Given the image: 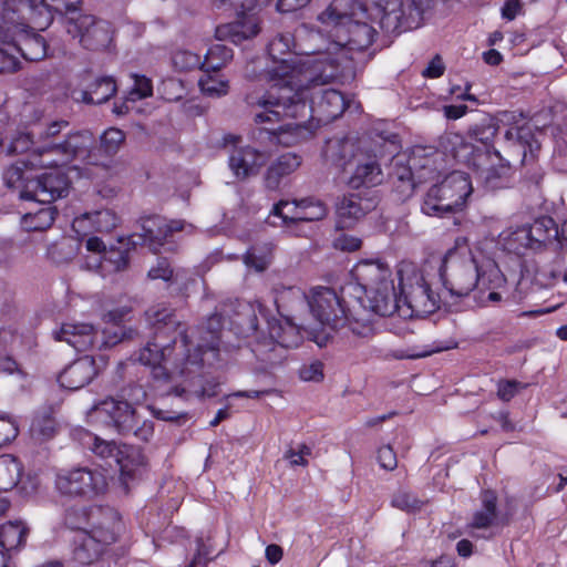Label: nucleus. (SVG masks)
<instances>
[{"label":"nucleus","instance_id":"nucleus-44","mask_svg":"<svg viewBox=\"0 0 567 567\" xmlns=\"http://www.w3.org/2000/svg\"><path fill=\"white\" fill-rule=\"evenodd\" d=\"M323 157L326 162L331 163L336 167L346 169L353 157L352 147L346 138L328 142L323 150Z\"/></svg>","mask_w":567,"mask_h":567},{"label":"nucleus","instance_id":"nucleus-56","mask_svg":"<svg viewBox=\"0 0 567 567\" xmlns=\"http://www.w3.org/2000/svg\"><path fill=\"white\" fill-rule=\"evenodd\" d=\"M173 275H174V270L171 266V262L165 257H159L157 259L156 265L154 267H152L147 274L148 278H151L153 280L162 279L164 281L172 280Z\"/></svg>","mask_w":567,"mask_h":567},{"label":"nucleus","instance_id":"nucleus-41","mask_svg":"<svg viewBox=\"0 0 567 567\" xmlns=\"http://www.w3.org/2000/svg\"><path fill=\"white\" fill-rule=\"evenodd\" d=\"M383 175L380 164L377 161H369L359 164L350 177L349 184L353 188L361 186L372 187L382 182Z\"/></svg>","mask_w":567,"mask_h":567},{"label":"nucleus","instance_id":"nucleus-11","mask_svg":"<svg viewBox=\"0 0 567 567\" xmlns=\"http://www.w3.org/2000/svg\"><path fill=\"white\" fill-rule=\"evenodd\" d=\"M373 10L374 20L389 35H400L422 25L425 8L414 0H365Z\"/></svg>","mask_w":567,"mask_h":567},{"label":"nucleus","instance_id":"nucleus-45","mask_svg":"<svg viewBox=\"0 0 567 567\" xmlns=\"http://www.w3.org/2000/svg\"><path fill=\"white\" fill-rule=\"evenodd\" d=\"M353 310H355V303H352L350 311H347V323L340 329L347 328L353 337L370 339L375 332L374 323L371 318L372 315L364 312L362 317H358L352 315Z\"/></svg>","mask_w":567,"mask_h":567},{"label":"nucleus","instance_id":"nucleus-16","mask_svg":"<svg viewBox=\"0 0 567 567\" xmlns=\"http://www.w3.org/2000/svg\"><path fill=\"white\" fill-rule=\"evenodd\" d=\"M557 243L561 248L564 238L550 216H540L533 224L518 227L508 238L507 248L522 254L520 248L539 249L547 244Z\"/></svg>","mask_w":567,"mask_h":567},{"label":"nucleus","instance_id":"nucleus-4","mask_svg":"<svg viewBox=\"0 0 567 567\" xmlns=\"http://www.w3.org/2000/svg\"><path fill=\"white\" fill-rule=\"evenodd\" d=\"M498 131V121L485 115L468 127L470 141L460 133L447 132L440 137L439 147L444 156L472 171L486 187L497 188L511 172L509 161L495 148Z\"/></svg>","mask_w":567,"mask_h":567},{"label":"nucleus","instance_id":"nucleus-64","mask_svg":"<svg viewBox=\"0 0 567 567\" xmlns=\"http://www.w3.org/2000/svg\"><path fill=\"white\" fill-rule=\"evenodd\" d=\"M130 312V307H118L104 313L103 319L106 323H112L113 326L121 328Z\"/></svg>","mask_w":567,"mask_h":567},{"label":"nucleus","instance_id":"nucleus-13","mask_svg":"<svg viewBox=\"0 0 567 567\" xmlns=\"http://www.w3.org/2000/svg\"><path fill=\"white\" fill-rule=\"evenodd\" d=\"M54 487L60 496L68 498H92L107 488L105 476L86 466L61 468L56 472Z\"/></svg>","mask_w":567,"mask_h":567},{"label":"nucleus","instance_id":"nucleus-20","mask_svg":"<svg viewBox=\"0 0 567 567\" xmlns=\"http://www.w3.org/2000/svg\"><path fill=\"white\" fill-rule=\"evenodd\" d=\"M72 70L69 66L62 65L55 69L51 74V81L54 76L60 78L63 84V95L75 102H83L86 104H102L107 102L117 91L116 81L113 76L96 78L86 90H78L71 86L69 79Z\"/></svg>","mask_w":567,"mask_h":567},{"label":"nucleus","instance_id":"nucleus-7","mask_svg":"<svg viewBox=\"0 0 567 567\" xmlns=\"http://www.w3.org/2000/svg\"><path fill=\"white\" fill-rule=\"evenodd\" d=\"M357 10L364 14L367 8L358 0H332L319 20L334 25L339 44L349 51L360 52L373 44L378 32L371 24L355 19Z\"/></svg>","mask_w":567,"mask_h":567},{"label":"nucleus","instance_id":"nucleus-63","mask_svg":"<svg viewBox=\"0 0 567 567\" xmlns=\"http://www.w3.org/2000/svg\"><path fill=\"white\" fill-rule=\"evenodd\" d=\"M444 71L445 64L441 55L436 54L422 71V76L425 79H437L444 74Z\"/></svg>","mask_w":567,"mask_h":567},{"label":"nucleus","instance_id":"nucleus-54","mask_svg":"<svg viewBox=\"0 0 567 567\" xmlns=\"http://www.w3.org/2000/svg\"><path fill=\"white\" fill-rule=\"evenodd\" d=\"M133 79L134 83L128 93L132 102L148 97L153 94V84L151 79L138 74H133Z\"/></svg>","mask_w":567,"mask_h":567},{"label":"nucleus","instance_id":"nucleus-62","mask_svg":"<svg viewBox=\"0 0 567 567\" xmlns=\"http://www.w3.org/2000/svg\"><path fill=\"white\" fill-rule=\"evenodd\" d=\"M416 166L415 158H411L408 165L395 163L391 173L392 181L415 179L413 167Z\"/></svg>","mask_w":567,"mask_h":567},{"label":"nucleus","instance_id":"nucleus-51","mask_svg":"<svg viewBox=\"0 0 567 567\" xmlns=\"http://www.w3.org/2000/svg\"><path fill=\"white\" fill-rule=\"evenodd\" d=\"M271 0H210L212 8L218 11L244 10L251 12L267 6Z\"/></svg>","mask_w":567,"mask_h":567},{"label":"nucleus","instance_id":"nucleus-30","mask_svg":"<svg viewBox=\"0 0 567 567\" xmlns=\"http://www.w3.org/2000/svg\"><path fill=\"white\" fill-rule=\"evenodd\" d=\"M97 331L91 323H63L55 332V340L65 341L78 352H85L95 347Z\"/></svg>","mask_w":567,"mask_h":567},{"label":"nucleus","instance_id":"nucleus-5","mask_svg":"<svg viewBox=\"0 0 567 567\" xmlns=\"http://www.w3.org/2000/svg\"><path fill=\"white\" fill-rule=\"evenodd\" d=\"M295 48L293 35L289 32L278 33L267 45V52L272 61V65L267 69V76L272 82L268 91L284 85H292L303 81H316L317 79L331 78L332 72L326 73V64L319 59H295L292 49Z\"/></svg>","mask_w":567,"mask_h":567},{"label":"nucleus","instance_id":"nucleus-46","mask_svg":"<svg viewBox=\"0 0 567 567\" xmlns=\"http://www.w3.org/2000/svg\"><path fill=\"white\" fill-rule=\"evenodd\" d=\"M198 85L203 94L212 97L226 95L229 90L228 81L223 79L219 72L213 71L203 72Z\"/></svg>","mask_w":567,"mask_h":567},{"label":"nucleus","instance_id":"nucleus-37","mask_svg":"<svg viewBox=\"0 0 567 567\" xmlns=\"http://www.w3.org/2000/svg\"><path fill=\"white\" fill-rule=\"evenodd\" d=\"M13 39L14 37L0 21V73H12L20 69Z\"/></svg>","mask_w":567,"mask_h":567},{"label":"nucleus","instance_id":"nucleus-61","mask_svg":"<svg viewBox=\"0 0 567 567\" xmlns=\"http://www.w3.org/2000/svg\"><path fill=\"white\" fill-rule=\"evenodd\" d=\"M361 245L362 240L359 237L351 236L348 234H341L333 241V246L336 249L349 252L359 250L361 248Z\"/></svg>","mask_w":567,"mask_h":567},{"label":"nucleus","instance_id":"nucleus-12","mask_svg":"<svg viewBox=\"0 0 567 567\" xmlns=\"http://www.w3.org/2000/svg\"><path fill=\"white\" fill-rule=\"evenodd\" d=\"M95 411L104 416V422L121 435L133 434L137 440L148 442L154 434L153 422L144 421L138 425L136 410L126 401L109 398L101 401L95 406Z\"/></svg>","mask_w":567,"mask_h":567},{"label":"nucleus","instance_id":"nucleus-15","mask_svg":"<svg viewBox=\"0 0 567 567\" xmlns=\"http://www.w3.org/2000/svg\"><path fill=\"white\" fill-rule=\"evenodd\" d=\"M91 137L86 134L71 133L62 143L48 144L39 151L28 154L32 168L61 169L73 159H80Z\"/></svg>","mask_w":567,"mask_h":567},{"label":"nucleus","instance_id":"nucleus-3","mask_svg":"<svg viewBox=\"0 0 567 567\" xmlns=\"http://www.w3.org/2000/svg\"><path fill=\"white\" fill-rule=\"evenodd\" d=\"M306 297L295 288L284 289L275 298L278 313L285 323L269 316L268 309L259 301H237L228 316L229 330L238 338L252 339L248 342L252 352L272 351L276 346L295 348L301 342V334L293 322L295 305H305Z\"/></svg>","mask_w":567,"mask_h":567},{"label":"nucleus","instance_id":"nucleus-55","mask_svg":"<svg viewBox=\"0 0 567 567\" xmlns=\"http://www.w3.org/2000/svg\"><path fill=\"white\" fill-rule=\"evenodd\" d=\"M32 430L39 433L43 439L53 437L56 432V421L50 414L37 416L32 422Z\"/></svg>","mask_w":567,"mask_h":567},{"label":"nucleus","instance_id":"nucleus-24","mask_svg":"<svg viewBox=\"0 0 567 567\" xmlns=\"http://www.w3.org/2000/svg\"><path fill=\"white\" fill-rule=\"evenodd\" d=\"M89 517L91 523H89L86 534L105 546L117 542L123 530V522L116 509L110 506L91 505Z\"/></svg>","mask_w":567,"mask_h":567},{"label":"nucleus","instance_id":"nucleus-52","mask_svg":"<svg viewBox=\"0 0 567 567\" xmlns=\"http://www.w3.org/2000/svg\"><path fill=\"white\" fill-rule=\"evenodd\" d=\"M297 210H301V199L292 200L291 203L288 200H279L274 205L271 213L280 217L285 225H289L302 221L301 219L293 218V213Z\"/></svg>","mask_w":567,"mask_h":567},{"label":"nucleus","instance_id":"nucleus-32","mask_svg":"<svg viewBox=\"0 0 567 567\" xmlns=\"http://www.w3.org/2000/svg\"><path fill=\"white\" fill-rule=\"evenodd\" d=\"M302 163L296 153H284L269 164L264 175L265 187L269 190L279 188L282 178L292 174Z\"/></svg>","mask_w":567,"mask_h":567},{"label":"nucleus","instance_id":"nucleus-27","mask_svg":"<svg viewBox=\"0 0 567 567\" xmlns=\"http://www.w3.org/2000/svg\"><path fill=\"white\" fill-rule=\"evenodd\" d=\"M375 206L377 202L374 199L363 198L360 194L343 196L337 205V228H351L360 218L374 209Z\"/></svg>","mask_w":567,"mask_h":567},{"label":"nucleus","instance_id":"nucleus-49","mask_svg":"<svg viewBox=\"0 0 567 567\" xmlns=\"http://www.w3.org/2000/svg\"><path fill=\"white\" fill-rule=\"evenodd\" d=\"M425 502L419 498L414 493L406 489H399L392 495L391 506L406 512L416 513L422 509Z\"/></svg>","mask_w":567,"mask_h":567},{"label":"nucleus","instance_id":"nucleus-29","mask_svg":"<svg viewBox=\"0 0 567 567\" xmlns=\"http://www.w3.org/2000/svg\"><path fill=\"white\" fill-rule=\"evenodd\" d=\"M97 374L95 361L85 355L74 360L59 374L60 385L66 390L75 391L89 384Z\"/></svg>","mask_w":567,"mask_h":567},{"label":"nucleus","instance_id":"nucleus-33","mask_svg":"<svg viewBox=\"0 0 567 567\" xmlns=\"http://www.w3.org/2000/svg\"><path fill=\"white\" fill-rule=\"evenodd\" d=\"M130 265V252L127 249L111 247L103 255L95 257L93 261H86V266L102 277L125 270Z\"/></svg>","mask_w":567,"mask_h":567},{"label":"nucleus","instance_id":"nucleus-9","mask_svg":"<svg viewBox=\"0 0 567 567\" xmlns=\"http://www.w3.org/2000/svg\"><path fill=\"white\" fill-rule=\"evenodd\" d=\"M472 192L470 175L452 171L427 190L421 210L427 216L445 217L461 210Z\"/></svg>","mask_w":567,"mask_h":567},{"label":"nucleus","instance_id":"nucleus-6","mask_svg":"<svg viewBox=\"0 0 567 567\" xmlns=\"http://www.w3.org/2000/svg\"><path fill=\"white\" fill-rule=\"evenodd\" d=\"M440 277L452 297H466L475 288L484 292L505 282V277L497 267L481 271L474 258L460 256L456 248H451L445 254Z\"/></svg>","mask_w":567,"mask_h":567},{"label":"nucleus","instance_id":"nucleus-18","mask_svg":"<svg viewBox=\"0 0 567 567\" xmlns=\"http://www.w3.org/2000/svg\"><path fill=\"white\" fill-rule=\"evenodd\" d=\"M241 137L226 134L223 138L225 145H233L228 157V166L238 179H246L259 174L260 169L270 161L268 151H260L250 145L238 146Z\"/></svg>","mask_w":567,"mask_h":567},{"label":"nucleus","instance_id":"nucleus-35","mask_svg":"<svg viewBox=\"0 0 567 567\" xmlns=\"http://www.w3.org/2000/svg\"><path fill=\"white\" fill-rule=\"evenodd\" d=\"M482 508L473 514L470 527L475 529H486L493 526L498 517L497 502L498 497L495 491L483 489L480 495Z\"/></svg>","mask_w":567,"mask_h":567},{"label":"nucleus","instance_id":"nucleus-57","mask_svg":"<svg viewBox=\"0 0 567 567\" xmlns=\"http://www.w3.org/2000/svg\"><path fill=\"white\" fill-rule=\"evenodd\" d=\"M299 377L303 381H321L324 377L323 363L316 360L308 365H302L299 370Z\"/></svg>","mask_w":567,"mask_h":567},{"label":"nucleus","instance_id":"nucleus-23","mask_svg":"<svg viewBox=\"0 0 567 567\" xmlns=\"http://www.w3.org/2000/svg\"><path fill=\"white\" fill-rule=\"evenodd\" d=\"M75 134H86L91 137L90 144L81 155V162L85 165L110 167L114 156L120 151L125 141V133L116 127H110L103 132L100 143L94 145V136L89 131L75 132Z\"/></svg>","mask_w":567,"mask_h":567},{"label":"nucleus","instance_id":"nucleus-26","mask_svg":"<svg viewBox=\"0 0 567 567\" xmlns=\"http://www.w3.org/2000/svg\"><path fill=\"white\" fill-rule=\"evenodd\" d=\"M354 289L365 295L367 300L361 295L355 296L354 303L367 313L389 317L401 309L399 296H394V293L374 290L371 291V295H368V284H359Z\"/></svg>","mask_w":567,"mask_h":567},{"label":"nucleus","instance_id":"nucleus-50","mask_svg":"<svg viewBox=\"0 0 567 567\" xmlns=\"http://www.w3.org/2000/svg\"><path fill=\"white\" fill-rule=\"evenodd\" d=\"M91 506L75 507L72 506L65 511L64 524L73 530L86 533L89 528Z\"/></svg>","mask_w":567,"mask_h":567},{"label":"nucleus","instance_id":"nucleus-14","mask_svg":"<svg viewBox=\"0 0 567 567\" xmlns=\"http://www.w3.org/2000/svg\"><path fill=\"white\" fill-rule=\"evenodd\" d=\"M508 142V152L522 156L520 184L528 192H539L545 179L542 165L535 159V151L529 142L533 134L524 127H511L505 132Z\"/></svg>","mask_w":567,"mask_h":567},{"label":"nucleus","instance_id":"nucleus-10","mask_svg":"<svg viewBox=\"0 0 567 567\" xmlns=\"http://www.w3.org/2000/svg\"><path fill=\"white\" fill-rule=\"evenodd\" d=\"M80 4L65 12H53V19L58 17L66 34L72 39H78L85 50L105 51L110 49L113 43L114 29L109 21L91 14H79L76 18L68 17L69 13L78 11Z\"/></svg>","mask_w":567,"mask_h":567},{"label":"nucleus","instance_id":"nucleus-53","mask_svg":"<svg viewBox=\"0 0 567 567\" xmlns=\"http://www.w3.org/2000/svg\"><path fill=\"white\" fill-rule=\"evenodd\" d=\"M496 388L497 398L503 402H509L520 390H525L527 384L514 379H501L498 380Z\"/></svg>","mask_w":567,"mask_h":567},{"label":"nucleus","instance_id":"nucleus-36","mask_svg":"<svg viewBox=\"0 0 567 567\" xmlns=\"http://www.w3.org/2000/svg\"><path fill=\"white\" fill-rule=\"evenodd\" d=\"M275 245L271 241L255 243L243 256V262L256 272H262L271 265Z\"/></svg>","mask_w":567,"mask_h":567},{"label":"nucleus","instance_id":"nucleus-31","mask_svg":"<svg viewBox=\"0 0 567 567\" xmlns=\"http://www.w3.org/2000/svg\"><path fill=\"white\" fill-rule=\"evenodd\" d=\"M81 0H28L30 19L37 28L43 29L53 20V12H65L78 7Z\"/></svg>","mask_w":567,"mask_h":567},{"label":"nucleus","instance_id":"nucleus-40","mask_svg":"<svg viewBox=\"0 0 567 567\" xmlns=\"http://www.w3.org/2000/svg\"><path fill=\"white\" fill-rule=\"evenodd\" d=\"M44 206L39 208L34 213H27L22 217V227L27 231H43L50 228L58 215L56 207L52 204H43Z\"/></svg>","mask_w":567,"mask_h":567},{"label":"nucleus","instance_id":"nucleus-28","mask_svg":"<svg viewBox=\"0 0 567 567\" xmlns=\"http://www.w3.org/2000/svg\"><path fill=\"white\" fill-rule=\"evenodd\" d=\"M142 244L147 245L150 249L156 252L174 231L183 229L181 221L172 220L167 223L161 216H148L141 219Z\"/></svg>","mask_w":567,"mask_h":567},{"label":"nucleus","instance_id":"nucleus-47","mask_svg":"<svg viewBox=\"0 0 567 567\" xmlns=\"http://www.w3.org/2000/svg\"><path fill=\"white\" fill-rule=\"evenodd\" d=\"M327 212L324 203L313 197H307L301 199V210L293 213V218L302 221H316L323 219Z\"/></svg>","mask_w":567,"mask_h":567},{"label":"nucleus","instance_id":"nucleus-59","mask_svg":"<svg viewBox=\"0 0 567 567\" xmlns=\"http://www.w3.org/2000/svg\"><path fill=\"white\" fill-rule=\"evenodd\" d=\"M94 223L99 231H110L117 225V217L110 210L94 213Z\"/></svg>","mask_w":567,"mask_h":567},{"label":"nucleus","instance_id":"nucleus-43","mask_svg":"<svg viewBox=\"0 0 567 567\" xmlns=\"http://www.w3.org/2000/svg\"><path fill=\"white\" fill-rule=\"evenodd\" d=\"M233 56V49L221 43L213 44L208 48L204 60H202V71L220 72L231 61Z\"/></svg>","mask_w":567,"mask_h":567},{"label":"nucleus","instance_id":"nucleus-42","mask_svg":"<svg viewBox=\"0 0 567 567\" xmlns=\"http://www.w3.org/2000/svg\"><path fill=\"white\" fill-rule=\"evenodd\" d=\"M29 158L19 159L14 164L7 167L3 172V182L8 188H18L20 192L27 183L34 178L31 174Z\"/></svg>","mask_w":567,"mask_h":567},{"label":"nucleus","instance_id":"nucleus-58","mask_svg":"<svg viewBox=\"0 0 567 567\" xmlns=\"http://www.w3.org/2000/svg\"><path fill=\"white\" fill-rule=\"evenodd\" d=\"M312 453V450L307 444L302 443L299 445L298 450L295 451L292 449L288 450L285 454V457L290 460L291 465L293 466H307L308 460L307 457L310 456Z\"/></svg>","mask_w":567,"mask_h":567},{"label":"nucleus","instance_id":"nucleus-1","mask_svg":"<svg viewBox=\"0 0 567 567\" xmlns=\"http://www.w3.org/2000/svg\"><path fill=\"white\" fill-rule=\"evenodd\" d=\"M151 330L146 346L141 349L138 360L152 368L155 382L171 384L169 394L185 401L217 394V382L205 379V355L214 360L219 355L221 333L226 320L221 313L209 316L205 323L202 342L194 346L187 330L175 318L174 310L157 303L145 311Z\"/></svg>","mask_w":567,"mask_h":567},{"label":"nucleus","instance_id":"nucleus-60","mask_svg":"<svg viewBox=\"0 0 567 567\" xmlns=\"http://www.w3.org/2000/svg\"><path fill=\"white\" fill-rule=\"evenodd\" d=\"M378 462L386 471H393L398 466L396 454L391 445H383L378 450Z\"/></svg>","mask_w":567,"mask_h":567},{"label":"nucleus","instance_id":"nucleus-19","mask_svg":"<svg viewBox=\"0 0 567 567\" xmlns=\"http://www.w3.org/2000/svg\"><path fill=\"white\" fill-rule=\"evenodd\" d=\"M71 182L62 169H51L34 176L21 190V198L39 204H52L69 194Z\"/></svg>","mask_w":567,"mask_h":567},{"label":"nucleus","instance_id":"nucleus-21","mask_svg":"<svg viewBox=\"0 0 567 567\" xmlns=\"http://www.w3.org/2000/svg\"><path fill=\"white\" fill-rule=\"evenodd\" d=\"M93 452L104 458L114 457L120 465L121 481L126 486L130 482L140 480L145 472V457L140 450H120L114 442L94 437Z\"/></svg>","mask_w":567,"mask_h":567},{"label":"nucleus","instance_id":"nucleus-38","mask_svg":"<svg viewBox=\"0 0 567 567\" xmlns=\"http://www.w3.org/2000/svg\"><path fill=\"white\" fill-rule=\"evenodd\" d=\"M29 528L21 522H8L1 526L0 550L10 553L25 545Z\"/></svg>","mask_w":567,"mask_h":567},{"label":"nucleus","instance_id":"nucleus-34","mask_svg":"<svg viewBox=\"0 0 567 567\" xmlns=\"http://www.w3.org/2000/svg\"><path fill=\"white\" fill-rule=\"evenodd\" d=\"M106 548L107 546L84 533L74 542L72 559L79 565L90 566L102 558Z\"/></svg>","mask_w":567,"mask_h":567},{"label":"nucleus","instance_id":"nucleus-8","mask_svg":"<svg viewBox=\"0 0 567 567\" xmlns=\"http://www.w3.org/2000/svg\"><path fill=\"white\" fill-rule=\"evenodd\" d=\"M27 3L28 0H0V21L14 37L16 52L27 61L37 62L48 56L49 44L32 30L44 31L47 27L40 29L33 24Z\"/></svg>","mask_w":567,"mask_h":567},{"label":"nucleus","instance_id":"nucleus-25","mask_svg":"<svg viewBox=\"0 0 567 567\" xmlns=\"http://www.w3.org/2000/svg\"><path fill=\"white\" fill-rule=\"evenodd\" d=\"M237 19L233 22L219 24L215 29V37L220 41H230L241 44L246 40L255 38L260 32L258 18L244 10H235Z\"/></svg>","mask_w":567,"mask_h":567},{"label":"nucleus","instance_id":"nucleus-48","mask_svg":"<svg viewBox=\"0 0 567 567\" xmlns=\"http://www.w3.org/2000/svg\"><path fill=\"white\" fill-rule=\"evenodd\" d=\"M172 65L177 72L202 70L200 54L187 49H177L172 53Z\"/></svg>","mask_w":567,"mask_h":567},{"label":"nucleus","instance_id":"nucleus-2","mask_svg":"<svg viewBox=\"0 0 567 567\" xmlns=\"http://www.w3.org/2000/svg\"><path fill=\"white\" fill-rule=\"evenodd\" d=\"M326 73L332 72L331 78L303 81L292 85H284L267 91L256 102L247 97L249 105L262 109L255 115L256 124H278L285 118L300 120L298 123L280 124L270 127H260L257 131L258 138H266L271 144L290 145L295 143V135L301 128H308L306 120L316 121L317 125H327L338 117L349 106L344 95L334 89L326 87L337 76V68L327 59L323 60Z\"/></svg>","mask_w":567,"mask_h":567},{"label":"nucleus","instance_id":"nucleus-39","mask_svg":"<svg viewBox=\"0 0 567 567\" xmlns=\"http://www.w3.org/2000/svg\"><path fill=\"white\" fill-rule=\"evenodd\" d=\"M23 466L18 457L4 454L0 456V492H7L17 486L22 476Z\"/></svg>","mask_w":567,"mask_h":567},{"label":"nucleus","instance_id":"nucleus-17","mask_svg":"<svg viewBox=\"0 0 567 567\" xmlns=\"http://www.w3.org/2000/svg\"><path fill=\"white\" fill-rule=\"evenodd\" d=\"M307 303L313 317L332 330H339L347 323V311H350L352 305L329 287L315 288L311 300Z\"/></svg>","mask_w":567,"mask_h":567},{"label":"nucleus","instance_id":"nucleus-22","mask_svg":"<svg viewBox=\"0 0 567 567\" xmlns=\"http://www.w3.org/2000/svg\"><path fill=\"white\" fill-rule=\"evenodd\" d=\"M400 306H406L410 317H420L434 312L439 308V296L431 289L423 276L416 277L414 282H399Z\"/></svg>","mask_w":567,"mask_h":567}]
</instances>
